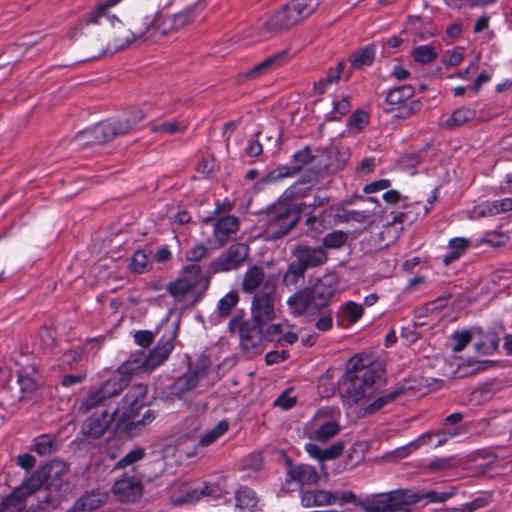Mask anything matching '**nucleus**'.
<instances>
[{
	"mask_svg": "<svg viewBox=\"0 0 512 512\" xmlns=\"http://www.w3.org/2000/svg\"><path fill=\"white\" fill-rule=\"evenodd\" d=\"M337 287V279L332 275L319 279L313 287L309 289L315 309L327 306L330 300L335 296Z\"/></svg>",
	"mask_w": 512,
	"mask_h": 512,
	"instance_id": "nucleus-20",
	"label": "nucleus"
},
{
	"mask_svg": "<svg viewBox=\"0 0 512 512\" xmlns=\"http://www.w3.org/2000/svg\"><path fill=\"white\" fill-rule=\"evenodd\" d=\"M186 125L177 120H168L151 127V131L162 135H172L183 132Z\"/></svg>",
	"mask_w": 512,
	"mask_h": 512,
	"instance_id": "nucleus-46",
	"label": "nucleus"
},
{
	"mask_svg": "<svg viewBox=\"0 0 512 512\" xmlns=\"http://www.w3.org/2000/svg\"><path fill=\"white\" fill-rule=\"evenodd\" d=\"M348 239L347 233L341 230H335L331 233H328L323 238V246L328 249H338L341 248Z\"/></svg>",
	"mask_w": 512,
	"mask_h": 512,
	"instance_id": "nucleus-48",
	"label": "nucleus"
},
{
	"mask_svg": "<svg viewBox=\"0 0 512 512\" xmlns=\"http://www.w3.org/2000/svg\"><path fill=\"white\" fill-rule=\"evenodd\" d=\"M147 267V256L139 250L136 251L131 258V268L136 273H143Z\"/></svg>",
	"mask_w": 512,
	"mask_h": 512,
	"instance_id": "nucleus-57",
	"label": "nucleus"
},
{
	"mask_svg": "<svg viewBox=\"0 0 512 512\" xmlns=\"http://www.w3.org/2000/svg\"><path fill=\"white\" fill-rule=\"evenodd\" d=\"M122 0H106L105 2L99 4L87 17V24H102V20H105L114 31H120L124 29V24L122 21L115 15H109L108 10Z\"/></svg>",
	"mask_w": 512,
	"mask_h": 512,
	"instance_id": "nucleus-22",
	"label": "nucleus"
},
{
	"mask_svg": "<svg viewBox=\"0 0 512 512\" xmlns=\"http://www.w3.org/2000/svg\"><path fill=\"white\" fill-rule=\"evenodd\" d=\"M239 301V296L235 291H229L225 294L217 304V313L220 317H228L232 310L236 307Z\"/></svg>",
	"mask_w": 512,
	"mask_h": 512,
	"instance_id": "nucleus-43",
	"label": "nucleus"
},
{
	"mask_svg": "<svg viewBox=\"0 0 512 512\" xmlns=\"http://www.w3.org/2000/svg\"><path fill=\"white\" fill-rule=\"evenodd\" d=\"M307 233L315 238L323 232V225L318 222L315 216H310L306 219Z\"/></svg>",
	"mask_w": 512,
	"mask_h": 512,
	"instance_id": "nucleus-64",
	"label": "nucleus"
},
{
	"mask_svg": "<svg viewBox=\"0 0 512 512\" xmlns=\"http://www.w3.org/2000/svg\"><path fill=\"white\" fill-rule=\"evenodd\" d=\"M145 456V450L143 448L137 447L130 452H128L124 457H122L116 464L115 469H123L128 466H132L135 463L141 461Z\"/></svg>",
	"mask_w": 512,
	"mask_h": 512,
	"instance_id": "nucleus-49",
	"label": "nucleus"
},
{
	"mask_svg": "<svg viewBox=\"0 0 512 512\" xmlns=\"http://www.w3.org/2000/svg\"><path fill=\"white\" fill-rule=\"evenodd\" d=\"M202 285L207 287L208 281L201 276V269L198 264H189L183 270V276L171 282L168 291L176 300H183L186 296L192 295Z\"/></svg>",
	"mask_w": 512,
	"mask_h": 512,
	"instance_id": "nucleus-11",
	"label": "nucleus"
},
{
	"mask_svg": "<svg viewBox=\"0 0 512 512\" xmlns=\"http://www.w3.org/2000/svg\"><path fill=\"white\" fill-rule=\"evenodd\" d=\"M296 404V396L292 391L286 390L280 394L274 401V405L283 409L288 410Z\"/></svg>",
	"mask_w": 512,
	"mask_h": 512,
	"instance_id": "nucleus-54",
	"label": "nucleus"
},
{
	"mask_svg": "<svg viewBox=\"0 0 512 512\" xmlns=\"http://www.w3.org/2000/svg\"><path fill=\"white\" fill-rule=\"evenodd\" d=\"M309 190H310V187L305 186L303 183H296L293 186L289 187L284 192V195L287 198H301V197H304L308 193Z\"/></svg>",
	"mask_w": 512,
	"mask_h": 512,
	"instance_id": "nucleus-60",
	"label": "nucleus"
},
{
	"mask_svg": "<svg viewBox=\"0 0 512 512\" xmlns=\"http://www.w3.org/2000/svg\"><path fill=\"white\" fill-rule=\"evenodd\" d=\"M107 500V494L100 490L92 491L85 494L80 500L79 504L83 510H94L103 505Z\"/></svg>",
	"mask_w": 512,
	"mask_h": 512,
	"instance_id": "nucleus-42",
	"label": "nucleus"
},
{
	"mask_svg": "<svg viewBox=\"0 0 512 512\" xmlns=\"http://www.w3.org/2000/svg\"><path fill=\"white\" fill-rule=\"evenodd\" d=\"M287 305L294 316H300L308 309L315 308L309 288L299 290L287 299Z\"/></svg>",
	"mask_w": 512,
	"mask_h": 512,
	"instance_id": "nucleus-30",
	"label": "nucleus"
},
{
	"mask_svg": "<svg viewBox=\"0 0 512 512\" xmlns=\"http://www.w3.org/2000/svg\"><path fill=\"white\" fill-rule=\"evenodd\" d=\"M411 54L414 60L421 64L431 63L437 57V51L431 45L417 46L412 50Z\"/></svg>",
	"mask_w": 512,
	"mask_h": 512,
	"instance_id": "nucleus-45",
	"label": "nucleus"
},
{
	"mask_svg": "<svg viewBox=\"0 0 512 512\" xmlns=\"http://www.w3.org/2000/svg\"><path fill=\"white\" fill-rule=\"evenodd\" d=\"M510 211H512L511 197L485 200L475 205L471 210L468 211V218L470 220L491 218Z\"/></svg>",
	"mask_w": 512,
	"mask_h": 512,
	"instance_id": "nucleus-18",
	"label": "nucleus"
},
{
	"mask_svg": "<svg viewBox=\"0 0 512 512\" xmlns=\"http://www.w3.org/2000/svg\"><path fill=\"white\" fill-rule=\"evenodd\" d=\"M204 8V1H199L193 6L177 13L172 16H166L167 19V25L170 27V30L172 29H181L184 26L192 23L198 15V12L203 10Z\"/></svg>",
	"mask_w": 512,
	"mask_h": 512,
	"instance_id": "nucleus-28",
	"label": "nucleus"
},
{
	"mask_svg": "<svg viewBox=\"0 0 512 512\" xmlns=\"http://www.w3.org/2000/svg\"><path fill=\"white\" fill-rule=\"evenodd\" d=\"M21 489H15L0 506V512H25L26 502L20 496Z\"/></svg>",
	"mask_w": 512,
	"mask_h": 512,
	"instance_id": "nucleus-41",
	"label": "nucleus"
},
{
	"mask_svg": "<svg viewBox=\"0 0 512 512\" xmlns=\"http://www.w3.org/2000/svg\"><path fill=\"white\" fill-rule=\"evenodd\" d=\"M364 499L359 498L352 491H338L331 493L326 490H309L301 495V503L304 507L334 505V504H354L362 508Z\"/></svg>",
	"mask_w": 512,
	"mask_h": 512,
	"instance_id": "nucleus-9",
	"label": "nucleus"
},
{
	"mask_svg": "<svg viewBox=\"0 0 512 512\" xmlns=\"http://www.w3.org/2000/svg\"><path fill=\"white\" fill-rule=\"evenodd\" d=\"M55 448V442L49 435H41L34 440L33 450L39 455H47Z\"/></svg>",
	"mask_w": 512,
	"mask_h": 512,
	"instance_id": "nucleus-51",
	"label": "nucleus"
},
{
	"mask_svg": "<svg viewBox=\"0 0 512 512\" xmlns=\"http://www.w3.org/2000/svg\"><path fill=\"white\" fill-rule=\"evenodd\" d=\"M229 424L226 421L219 422L216 426L205 433L199 440V445L208 446L227 432Z\"/></svg>",
	"mask_w": 512,
	"mask_h": 512,
	"instance_id": "nucleus-47",
	"label": "nucleus"
},
{
	"mask_svg": "<svg viewBox=\"0 0 512 512\" xmlns=\"http://www.w3.org/2000/svg\"><path fill=\"white\" fill-rule=\"evenodd\" d=\"M238 228V219L234 216H226L216 221L213 233L216 240L223 245L231 234L237 232Z\"/></svg>",
	"mask_w": 512,
	"mask_h": 512,
	"instance_id": "nucleus-32",
	"label": "nucleus"
},
{
	"mask_svg": "<svg viewBox=\"0 0 512 512\" xmlns=\"http://www.w3.org/2000/svg\"><path fill=\"white\" fill-rule=\"evenodd\" d=\"M414 88L411 85H402L390 89L386 95V103L391 109H401L412 98Z\"/></svg>",
	"mask_w": 512,
	"mask_h": 512,
	"instance_id": "nucleus-33",
	"label": "nucleus"
},
{
	"mask_svg": "<svg viewBox=\"0 0 512 512\" xmlns=\"http://www.w3.org/2000/svg\"><path fill=\"white\" fill-rule=\"evenodd\" d=\"M147 387L143 384L132 386L122 399L119 407L114 411L117 426L127 432L142 429L155 419V412L146 409L140 415V410L148 404Z\"/></svg>",
	"mask_w": 512,
	"mask_h": 512,
	"instance_id": "nucleus-2",
	"label": "nucleus"
},
{
	"mask_svg": "<svg viewBox=\"0 0 512 512\" xmlns=\"http://www.w3.org/2000/svg\"><path fill=\"white\" fill-rule=\"evenodd\" d=\"M369 122V115L364 111H357L352 114L349 124L358 130L364 128Z\"/></svg>",
	"mask_w": 512,
	"mask_h": 512,
	"instance_id": "nucleus-61",
	"label": "nucleus"
},
{
	"mask_svg": "<svg viewBox=\"0 0 512 512\" xmlns=\"http://www.w3.org/2000/svg\"><path fill=\"white\" fill-rule=\"evenodd\" d=\"M18 384L22 393V398H28L36 390V382L29 376H18Z\"/></svg>",
	"mask_w": 512,
	"mask_h": 512,
	"instance_id": "nucleus-55",
	"label": "nucleus"
},
{
	"mask_svg": "<svg viewBox=\"0 0 512 512\" xmlns=\"http://www.w3.org/2000/svg\"><path fill=\"white\" fill-rule=\"evenodd\" d=\"M337 411L332 408L319 409L304 427L305 435L314 441L326 442L338 434L340 425Z\"/></svg>",
	"mask_w": 512,
	"mask_h": 512,
	"instance_id": "nucleus-6",
	"label": "nucleus"
},
{
	"mask_svg": "<svg viewBox=\"0 0 512 512\" xmlns=\"http://www.w3.org/2000/svg\"><path fill=\"white\" fill-rule=\"evenodd\" d=\"M455 465L454 457L434 458L429 463L432 471H443L451 469Z\"/></svg>",
	"mask_w": 512,
	"mask_h": 512,
	"instance_id": "nucleus-58",
	"label": "nucleus"
},
{
	"mask_svg": "<svg viewBox=\"0 0 512 512\" xmlns=\"http://www.w3.org/2000/svg\"><path fill=\"white\" fill-rule=\"evenodd\" d=\"M205 374V370L202 368L189 369L172 383L170 386L171 395L182 398L186 393L198 386Z\"/></svg>",
	"mask_w": 512,
	"mask_h": 512,
	"instance_id": "nucleus-21",
	"label": "nucleus"
},
{
	"mask_svg": "<svg viewBox=\"0 0 512 512\" xmlns=\"http://www.w3.org/2000/svg\"><path fill=\"white\" fill-rule=\"evenodd\" d=\"M293 157L295 162L298 163V165L293 167V171H291L290 168L281 167L277 170V175H275L274 171L269 175V177L273 180L277 178L289 177L293 175L296 171L300 170L302 165L311 162L313 159L312 151L309 148H304L302 150L297 151Z\"/></svg>",
	"mask_w": 512,
	"mask_h": 512,
	"instance_id": "nucleus-36",
	"label": "nucleus"
},
{
	"mask_svg": "<svg viewBox=\"0 0 512 512\" xmlns=\"http://www.w3.org/2000/svg\"><path fill=\"white\" fill-rule=\"evenodd\" d=\"M324 0H292L288 5L299 22L311 16Z\"/></svg>",
	"mask_w": 512,
	"mask_h": 512,
	"instance_id": "nucleus-34",
	"label": "nucleus"
},
{
	"mask_svg": "<svg viewBox=\"0 0 512 512\" xmlns=\"http://www.w3.org/2000/svg\"><path fill=\"white\" fill-rule=\"evenodd\" d=\"M274 287L265 286V291L255 293L252 300L251 312L253 320L264 325L276 317L274 308Z\"/></svg>",
	"mask_w": 512,
	"mask_h": 512,
	"instance_id": "nucleus-15",
	"label": "nucleus"
},
{
	"mask_svg": "<svg viewBox=\"0 0 512 512\" xmlns=\"http://www.w3.org/2000/svg\"><path fill=\"white\" fill-rule=\"evenodd\" d=\"M235 506L241 512H254L258 509L259 498L248 487H241L235 492Z\"/></svg>",
	"mask_w": 512,
	"mask_h": 512,
	"instance_id": "nucleus-31",
	"label": "nucleus"
},
{
	"mask_svg": "<svg viewBox=\"0 0 512 512\" xmlns=\"http://www.w3.org/2000/svg\"><path fill=\"white\" fill-rule=\"evenodd\" d=\"M344 449V444L342 442H336L329 447L323 449V463L326 460H333L339 457Z\"/></svg>",
	"mask_w": 512,
	"mask_h": 512,
	"instance_id": "nucleus-59",
	"label": "nucleus"
},
{
	"mask_svg": "<svg viewBox=\"0 0 512 512\" xmlns=\"http://www.w3.org/2000/svg\"><path fill=\"white\" fill-rule=\"evenodd\" d=\"M498 347V342L492 336H485L480 342L474 344L475 351L481 355H490Z\"/></svg>",
	"mask_w": 512,
	"mask_h": 512,
	"instance_id": "nucleus-53",
	"label": "nucleus"
},
{
	"mask_svg": "<svg viewBox=\"0 0 512 512\" xmlns=\"http://www.w3.org/2000/svg\"><path fill=\"white\" fill-rule=\"evenodd\" d=\"M463 59H464V54H463L462 49L456 48L453 50L446 51L444 59H443V63L449 67H456L461 64Z\"/></svg>",
	"mask_w": 512,
	"mask_h": 512,
	"instance_id": "nucleus-56",
	"label": "nucleus"
},
{
	"mask_svg": "<svg viewBox=\"0 0 512 512\" xmlns=\"http://www.w3.org/2000/svg\"><path fill=\"white\" fill-rule=\"evenodd\" d=\"M510 240L508 233L498 230L487 231L481 236L479 243L487 244L491 247H500L506 245Z\"/></svg>",
	"mask_w": 512,
	"mask_h": 512,
	"instance_id": "nucleus-44",
	"label": "nucleus"
},
{
	"mask_svg": "<svg viewBox=\"0 0 512 512\" xmlns=\"http://www.w3.org/2000/svg\"><path fill=\"white\" fill-rule=\"evenodd\" d=\"M289 476L301 485H312L318 482L316 469L309 464H300L290 469Z\"/></svg>",
	"mask_w": 512,
	"mask_h": 512,
	"instance_id": "nucleus-35",
	"label": "nucleus"
},
{
	"mask_svg": "<svg viewBox=\"0 0 512 512\" xmlns=\"http://www.w3.org/2000/svg\"><path fill=\"white\" fill-rule=\"evenodd\" d=\"M465 433L466 429L461 425L452 426L443 423L442 429L421 435L418 439L409 443L406 447L401 448L399 453L401 456H406L408 453L418 449L422 445L431 444L433 438H436L434 446L439 447L445 444L448 440L459 437Z\"/></svg>",
	"mask_w": 512,
	"mask_h": 512,
	"instance_id": "nucleus-14",
	"label": "nucleus"
},
{
	"mask_svg": "<svg viewBox=\"0 0 512 512\" xmlns=\"http://www.w3.org/2000/svg\"><path fill=\"white\" fill-rule=\"evenodd\" d=\"M266 284L268 287H274L266 278L264 269L261 266L252 265L247 268L243 275L241 288L245 293H253L260 288L265 291Z\"/></svg>",
	"mask_w": 512,
	"mask_h": 512,
	"instance_id": "nucleus-23",
	"label": "nucleus"
},
{
	"mask_svg": "<svg viewBox=\"0 0 512 512\" xmlns=\"http://www.w3.org/2000/svg\"><path fill=\"white\" fill-rule=\"evenodd\" d=\"M294 255L298 265L304 270L322 265L327 261V255L322 248L299 246L295 249Z\"/></svg>",
	"mask_w": 512,
	"mask_h": 512,
	"instance_id": "nucleus-25",
	"label": "nucleus"
},
{
	"mask_svg": "<svg viewBox=\"0 0 512 512\" xmlns=\"http://www.w3.org/2000/svg\"><path fill=\"white\" fill-rule=\"evenodd\" d=\"M288 58H289L288 50L280 51V52L266 58L259 64L255 65L253 68L248 70L245 74H243V77L246 79L259 78L260 76L265 75V74L273 71L280 65H282L285 61L288 60Z\"/></svg>",
	"mask_w": 512,
	"mask_h": 512,
	"instance_id": "nucleus-24",
	"label": "nucleus"
},
{
	"mask_svg": "<svg viewBox=\"0 0 512 512\" xmlns=\"http://www.w3.org/2000/svg\"><path fill=\"white\" fill-rule=\"evenodd\" d=\"M298 21L292 14L289 5L276 11L266 22V28L270 32H279L296 25Z\"/></svg>",
	"mask_w": 512,
	"mask_h": 512,
	"instance_id": "nucleus-27",
	"label": "nucleus"
},
{
	"mask_svg": "<svg viewBox=\"0 0 512 512\" xmlns=\"http://www.w3.org/2000/svg\"><path fill=\"white\" fill-rule=\"evenodd\" d=\"M63 471V464L60 462H51L36 470L16 489H21L20 496L25 499L27 496L39 490L52 473L59 475Z\"/></svg>",
	"mask_w": 512,
	"mask_h": 512,
	"instance_id": "nucleus-16",
	"label": "nucleus"
},
{
	"mask_svg": "<svg viewBox=\"0 0 512 512\" xmlns=\"http://www.w3.org/2000/svg\"><path fill=\"white\" fill-rule=\"evenodd\" d=\"M206 254L207 248L204 245H196L187 251L186 259L197 264L196 262L204 258Z\"/></svg>",
	"mask_w": 512,
	"mask_h": 512,
	"instance_id": "nucleus-62",
	"label": "nucleus"
},
{
	"mask_svg": "<svg viewBox=\"0 0 512 512\" xmlns=\"http://www.w3.org/2000/svg\"><path fill=\"white\" fill-rule=\"evenodd\" d=\"M333 369H328L320 378L318 382L319 392L325 396L329 397L335 392V385L333 383Z\"/></svg>",
	"mask_w": 512,
	"mask_h": 512,
	"instance_id": "nucleus-50",
	"label": "nucleus"
},
{
	"mask_svg": "<svg viewBox=\"0 0 512 512\" xmlns=\"http://www.w3.org/2000/svg\"><path fill=\"white\" fill-rule=\"evenodd\" d=\"M364 313L363 306L354 301H348L339 307L338 316L347 325H353L359 321Z\"/></svg>",
	"mask_w": 512,
	"mask_h": 512,
	"instance_id": "nucleus-37",
	"label": "nucleus"
},
{
	"mask_svg": "<svg viewBox=\"0 0 512 512\" xmlns=\"http://www.w3.org/2000/svg\"><path fill=\"white\" fill-rule=\"evenodd\" d=\"M128 384V379L124 372L113 371L101 387L92 391L81 402L80 408L88 411L104 400L118 395Z\"/></svg>",
	"mask_w": 512,
	"mask_h": 512,
	"instance_id": "nucleus-10",
	"label": "nucleus"
},
{
	"mask_svg": "<svg viewBox=\"0 0 512 512\" xmlns=\"http://www.w3.org/2000/svg\"><path fill=\"white\" fill-rule=\"evenodd\" d=\"M333 319L332 313L329 310H325L316 322V328L320 331H328L332 328Z\"/></svg>",
	"mask_w": 512,
	"mask_h": 512,
	"instance_id": "nucleus-63",
	"label": "nucleus"
},
{
	"mask_svg": "<svg viewBox=\"0 0 512 512\" xmlns=\"http://www.w3.org/2000/svg\"><path fill=\"white\" fill-rule=\"evenodd\" d=\"M510 211H512L511 197L485 200L475 205L471 210L468 211V218L470 220L491 218Z\"/></svg>",
	"mask_w": 512,
	"mask_h": 512,
	"instance_id": "nucleus-17",
	"label": "nucleus"
},
{
	"mask_svg": "<svg viewBox=\"0 0 512 512\" xmlns=\"http://www.w3.org/2000/svg\"><path fill=\"white\" fill-rule=\"evenodd\" d=\"M375 58V48L371 45L365 46L349 56L353 68L362 69L372 64Z\"/></svg>",
	"mask_w": 512,
	"mask_h": 512,
	"instance_id": "nucleus-38",
	"label": "nucleus"
},
{
	"mask_svg": "<svg viewBox=\"0 0 512 512\" xmlns=\"http://www.w3.org/2000/svg\"><path fill=\"white\" fill-rule=\"evenodd\" d=\"M248 255L249 247L246 244H232L227 251L210 262L209 271L216 274L236 270L243 265Z\"/></svg>",
	"mask_w": 512,
	"mask_h": 512,
	"instance_id": "nucleus-12",
	"label": "nucleus"
},
{
	"mask_svg": "<svg viewBox=\"0 0 512 512\" xmlns=\"http://www.w3.org/2000/svg\"><path fill=\"white\" fill-rule=\"evenodd\" d=\"M476 111L468 107H460L454 110L445 120L441 122V126L447 130H453L474 121Z\"/></svg>",
	"mask_w": 512,
	"mask_h": 512,
	"instance_id": "nucleus-29",
	"label": "nucleus"
},
{
	"mask_svg": "<svg viewBox=\"0 0 512 512\" xmlns=\"http://www.w3.org/2000/svg\"><path fill=\"white\" fill-rule=\"evenodd\" d=\"M112 419H116L114 413L108 415L105 411H96L84 422L83 433L98 438L104 434Z\"/></svg>",
	"mask_w": 512,
	"mask_h": 512,
	"instance_id": "nucleus-26",
	"label": "nucleus"
},
{
	"mask_svg": "<svg viewBox=\"0 0 512 512\" xmlns=\"http://www.w3.org/2000/svg\"><path fill=\"white\" fill-rule=\"evenodd\" d=\"M148 111V107L132 108L125 118L111 119L99 123L92 129L94 138L99 142H106L117 135L126 134L133 126L142 121Z\"/></svg>",
	"mask_w": 512,
	"mask_h": 512,
	"instance_id": "nucleus-5",
	"label": "nucleus"
},
{
	"mask_svg": "<svg viewBox=\"0 0 512 512\" xmlns=\"http://www.w3.org/2000/svg\"><path fill=\"white\" fill-rule=\"evenodd\" d=\"M231 331H239L240 344L246 352H261V344L263 341L262 325H250L242 321L241 317H233L229 322Z\"/></svg>",
	"mask_w": 512,
	"mask_h": 512,
	"instance_id": "nucleus-13",
	"label": "nucleus"
},
{
	"mask_svg": "<svg viewBox=\"0 0 512 512\" xmlns=\"http://www.w3.org/2000/svg\"><path fill=\"white\" fill-rule=\"evenodd\" d=\"M170 27L167 25L166 15L154 12L143 16L134 30L123 29L114 31L110 48L119 51L127 48L132 43L154 42L168 34Z\"/></svg>",
	"mask_w": 512,
	"mask_h": 512,
	"instance_id": "nucleus-3",
	"label": "nucleus"
},
{
	"mask_svg": "<svg viewBox=\"0 0 512 512\" xmlns=\"http://www.w3.org/2000/svg\"><path fill=\"white\" fill-rule=\"evenodd\" d=\"M452 339L454 342L452 351L454 358H456L457 354L461 352L471 341V334L468 331L455 332L452 335Z\"/></svg>",
	"mask_w": 512,
	"mask_h": 512,
	"instance_id": "nucleus-52",
	"label": "nucleus"
},
{
	"mask_svg": "<svg viewBox=\"0 0 512 512\" xmlns=\"http://www.w3.org/2000/svg\"><path fill=\"white\" fill-rule=\"evenodd\" d=\"M177 329V326H175L172 330L165 332L148 355L143 359L134 360V363H138L135 369L142 372H151L163 364L175 347Z\"/></svg>",
	"mask_w": 512,
	"mask_h": 512,
	"instance_id": "nucleus-8",
	"label": "nucleus"
},
{
	"mask_svg": "<svg viewBox=\"0 0 512 512\" xmlns=\"http://www.w3.org/2000/svg\"><path fill=\"white\" fill-rule=\"evenodd\" d=\"M470 242L467 238L456 237L449 241L448 250L449 252L445 255L443 261L446 265L460 258L464 252L469 248Z\"/></svg>",
	"mask_w": 512,
	"mask_h": 512,
	"instance_id": "nucleus-39",
	"label": "nucleus"
},
{
	"mask_svg": "<svg viewBox=\"0 0 512 512\" xmlns=\"http://www.w3.org/2000/svg\"><path fill=\"white\" fill-rule=\"evenodd\" d=\"M112 493L121 502H136L143 495L142 482L135 476L123 477L114 483Z\"/></svg>",
	"mask_w": 512,
	"mask_h": 512,
	"instance_id": "nucleus-19",
	"label": "nucleus"
},
{
	"mask_svg": "<svg viewBox=\"0 0 512 512\" xmlns=\"http://www.w3.org/2000/svg\"><path fill=\"white\" fill-rule=\"evenodd\" d=\"M383 372L379 364L370 363L367 357H352L339 383L343 402L349 407H357V412L366 416L394 401L399 391L380 394L384 385Z\"/></svg>",
	"mask_w": 512,
	"mask_h": 512,
	"instance_id": "nucleus-1",
	"label": "nucleus"
},
{
	"mask_svg": "<svg viewBox=\"0 0 512 512\" xmlns=\"http://www.w3.org/2000/svg\"><path fill=\"white\" fill-rule=\"evenodd\" d=\"M200 494H205V497H210L214 500L221 499L229 494V489L226 484V479L221 478L214 483L206 482L202 485Z\"/></svg>",
	"mask_w": 512,
	"mask_h": 512,
	"instance_id": "nucleus-40",
	"label": "nucleus"
},
{
	"mask_svg": "<svg viewBox=\"0 0 512 512\" xmlns=\"http://www.w3.org/2000/svg\"><path fill=\"white\" fill-rule=\"evenodd\" d=\"M298 210L279 205L266 214L265 235L267 239H277L286 235L297 223Z\"/></svg>",
	"mask_w": 512,
	"mask_h": 512,
	"instance_id": "nucleus-7",
	"label": "nucleus"
},
{
	"mask_svg": "<svg viewBox=\"0 0 512 512\" xmlns=\"http://www.w3.org/2000/svg\"><path fill=\"white\" fill-rule=\"evenodd\" d=\"M423 496L414 489H398L367 496L362 502L364 512H408Z\"/></svg>",
	"mask_w": 512,
	"mask_h": 512,
	"instance_id": "nucleus-4",
	"label": "nucleus"
}]
</instances>
